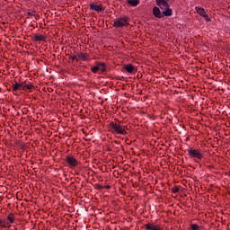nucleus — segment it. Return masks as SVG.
Here are the masks:
<instances>
[{
    "label": "nucleus",
    "instance_id": "f257e3e1",
    "mask_svg": "<svg viewBox=\"0 0 230 230\" xmlns=\"http://www.w3.org/2000/svg\"><path fill=\"white\" fill-rule=\"evenodd\" d=\"M109 130L117 136H127V130H128V127L123 126V121L118 119H114V121H111L109 124Z\"/></svg>",
    "mask_w": 230,
    "mask_h": 230
},
{
    "label": "nucleus",
    "instance_id": "f8f14e48",
    "mask_svg": "<svg viewBox=\"0 0 230 230\" xmlns=\"http://www.w3.org/2000/svg\"><path fill=\"white\" fill-rule=\"evenodd\" d=\"M48 39L44 34H36L33 37V41L34 42H44Z\"/></svg>",
    "mask_w": 230,
    "mask_h": 230
},
{
    "label": "nucleus",
    "instance_id": "cd10ccee",
    "mask_svg": "<svg viewBox=\"0 0 230 230\" xmlns=\"http://www.w3.org/2000/svg\"><path fill=\"white\" fill-rule=\"evenodd\" d=\"M183 206H188V203H187V202H184V203H183Z\"/></svg>",
    "mask_w": 230,
    "mask_h": 230
},
{
    "label": "nucleus",
    "instance_id": "4be33fe9",
    "mask_svg": "<svg viewBox=\"0 0 230 230\" xmlns=\"http://www.w3.org/2000/svg\"><path fill=\"white\" fill-rule=\"evenodd\" d=\"M202 17L203 19H205V21H207V22H211V19L209 18V15H208L207 13H205V14Z\"/></svg>",
    "mask_w": 230,
    "mask_h": 230
},
{
    "label": "nucleus",
    "instance_id": "412c9836",
    "mask_svg": "<svg viewBox=\"0 0 230 230\" xmlns=\"http://www.w3.org/2000/svg\"><path fill=\"white\" fill-rule=\"evenodd\" d=\"M70 60H72V62H75V60H76V62H78V54L77 55H71L70 56Z\"/></svg>",
    "mask_w": 230,
    "mask_h": 230
},
{
    "label": "nucleus",
    "instance_id": "39448f33",
    "mask_svg": "<svg viewBox=\"0 0 230 230\" xmlns=\"http://www.w3.org/2000/svg\"><path fill=\"white\" fill-rule=\"evenodd\" d=\"M66 163L68 166V168H76L80 163L76 158H75L73 155H67L66 158Z\"/></svg>",
    "mask_w": 230,
    "mask_h": 230
},
{
    "label": "nucleus",
    "instance_id": "aec40b11",
    "mask_svg": "<svg viewBox=\"0 0 230 230\" xmlns=\"http://www.w3.org/2000/svg\"><path fill=\"white\" fill-rule=\"evenodd\" d=\"M190 229L191 230H200V226H199V225H197V224H191Z\"/></svg>",
    "mask_w": 230,
    "mask_h": 230
},
{
    "label": "nucleus",
    "instance_id": "c85d7f7f",
    "mask_svg": "<svg viewBox=\"0 0 230 230\" xmlns=\"http://www.w3.org/2000/svg\"><path fill=\"white\" fill-rule=\"evenodd\" d=\"M228 175H229V177H230V171H229V172H228Z\"/></svg>",
    "mask_w": 230,
    "mask_h": 230
},
{
    "label": "nucleus",
    "instance_id": "6ab92c4d",
    "mask_svg": "<svg viewBox=\"0 0 230 230\" xmlns=\"http://www.w3.org/2000/svg\"><path fill=\"white\" fill-rule=\"evenodd\" d=\"M100 67H101V65H96L95 66L92 67L91 68L92 73H94V74L98 73V71H100Z\"/></svg>",
    "mask_w": 230,
    "mask_h": 230
},
{
    "label": "nucleus",
    "instance_id": "7ed1b4c3",
    "mask_svg": "<svg viewBox=\"0 0 230 230\" xmlns=\"http://www.w3.org/2000/svg\"><path fill=\"white\" fill-rule=\"evenodd\" d=\"M114 28H127L130 26V18L128 16L119 17L114 20Z\"/></svg>",
    "mask_w": 230,
    "mask_h": 230
},
{
    "label": "nucleus",
    "instance_id": "a211bd4d",
    "mask_svg": "<svg viewBox=\"0 0 230 230\" xmlns=\"http://www.w3.org/2000/svg\"><path fill=\"white\" fill-rule=\"evenodd\" d=\"M128 4H129L130 6H137L139 0H128Z\"/></svg>",
    "mask_w": 230,
    "mask_h": 230
},
{
    "label": "nucleus",
    "instance_id": "ddd939ff",
    "mask_svg": "<svg viewBox=\"0 0 230 230\" xmlns=\"http://www.w3.org/2000/svg\"><path fill=\"white\" fill-rule=\"evenodd\" d=\"M33 89H35V85H33V84H26V82H23L22 91H29V93H31Z\"/></svg>",
    "mask_w": 230,
    "mask_h": 230
},
{
    "label": "nucleus",
    "instance_id": "bb28decb",
    "mask_svg": "<svg viewBox=\"0 0 230 230\" xmlns=\"http://www.w3.org/2000/svg\"><path fill=\"white\" fill-rule=\"evenodd\" d=\"M208 170H213V168H215V166H213V165H208Z\"/></svg>",
    "mask_w": 230,
    "mask_h": 230
},
{
    "label": "nucleus",
    "instance_id": "5701e85b",
    "mask_svg": "<svg viewBox=\"0 0 230 230\" xmlns=\"http://www.w3.org/2000/svg\"><path fill=\"white\" fill-rule=\"evenodd\" d=\"M95 190H103V186L100 184H95L94 185Z\"/></svg>",
    "mask_w": 230,
    "mask_h": 230
},
{
    "label": "nucleus",
    "instance_id": "0eeeda50",
    "mask_svg": "<svg viewBox=\"0 0 230 230\" xmlns=\"http://www.w3.org/2000/svg\"><path fill=\"white\" fill-rule=\"evenodd\" d=\"M146 230H164L163 227L159 225L154 223H147L144 225Z\"/></svg>",
    "mask_w": 230,
    "mask_h": 230
},
{
    "label": "nucleus",
    "instance_id": "a878e982",
    "mask_svg": "<svg viewBox=\"0 0 230 230\" xmlns=\"http://www.w3.org/2000/svg\"><path fill=\"white\" fill-rule=\"evenodd\" d=\"M103 190H111V185L103 186Z\"/></svg>",
    "mask_w": 230,
    "mask_h": 230
},
{
    "label": "nucleus",
    "instance_id": "423d86ee",
    "mask_svg": "<svg viewBox=\"0 0 230 230\" xmlns=\"http://www.w3.org/2000/svg\"><path fill=\"white\" fill-rule=\"evenodd\" d=\"M169 1L170 0H155V3L159 8L164 12L166 10H172V8H170V4H168Z\"/></svg>",
    "mask_w": 230,
    "mask_h": 230
},
{
    "label": "nucleus",
    "instance_id": "9b49d317",
    "mask_svg": "<svg viewBox=\"0 0 230 230\" xmlns=\"http://www.w3.org/2000/svg\"><path fill=\"white\" fill-rule=\"evenodd\" d=\"M96 66H100V75H105L107 73V64L103 62H96Z\"/></svg>",
    "mask_w": 230,
    "mask_h": 230
},
{
    "label": "nucleus",
    "instance_id": "9d476101",
    "mask_svg": "<svg viewBox=\"0 0 230 230\" xmlns=\"http://www.w3.org/2000/svg\"><path fill=\"white\" fill-rule=\"evenodd\" d=\"M23 82L19 83L14 81V84H12L13 93H17V91H22Z\"/></svg>",
    "mask_w": 230,
    "mask_h": 230
},
{
    "label": "nucleus",
    "instance_id": "4468645a",
    "mask_svg": "<svg viewBox=\"0 0 230 230\" xmlns=\"http://www.w3.org/2000/svg\"><path fill=\"white\" fill-rule=\"evenodd\" d=\"M77 58H78V60H81L82 62H87V60H89V54L77 53Z\"/></svg>",
    "mask_w": 230,
    "mask_h": 230
},
{
    "label": "nucleus",
    "instance_id": "20e7f679",
    "mask_svg": "<svg viewBox=\"0 0 230 230\" xmlns=\"http://www.w3.org/2000/svg\"><path fill=\"white\" fill-rule=\"evenodd\" d=\"M188 154L190 159H198V161H202V159H204V155L198 149H193V147L188 149Z\"/></svg>",
    "mask_w": 230,
    "mask_h": 230
},
{
    "label": "nucleus",
    "instance_id": "393cba45",
    "mask_svg": "<svg viewBox=\"0 0 230 230\" xmlns=\"http://www.w3.org/2000/svg\"><path fill=\"white\" fill-rule=\"evenodd\" d=\"M179 187H174L172 190V191L173 192V193H179Z\"/></svg>",
    "mask_w": 230,
    "mask_h": 230
},
{
    "label": "nucleus",
    "instance_id": "f3484780",
    "mask_svg": "<svg viewBox=\"0 0 230 230\" xmlns=\"http://www.w3.org/2000/svg\"><path fill=\"white\" fill-rule=\"evenodd\" d=\"M197 13H199V15H200V17H203V15L206 13V10L202 7H196L195 8Z\"/></svg>",
    "mask_w": 230,
    "mask_h": 230
},
{
    "label": "nucleus",
    "instance_id": "6e6552de",
    "mask_svg": "<svg viewBox=\"0 0 230 230\" xmlns=\"http://www.w3.org/2000/svg\"><path fill=\"white\" fill-rule=\"evenodd\" d=\"M90 10L93 12H103L105 8H103L102 4H98L97 3L90 4Z\"/></svg>",
    "mask_w": 230,
    "mask_h": 230
},
{
    "label": "nucleus",
    "instance_id": "b1692460",
    "mask_svg": "<svg viewBox=\"0 0 230 230\" xmlns=\"http://www.w3.org/2000/svg\"><path fill=\"white\" fill-rule=\"evenodd\" d=\"M27 15H29V17H33V15H35V11L28 12Z\"/></svg>",
    "mask_w": 230,
    "mask_h": 230
},
{
    "label": "nucleus",
    "instance_id": "f03ea898",
    "mask_svg": "<svg viewBox=\"0 0 230 230\" xmlns=\"http://www.w3.org/2000/svg\"><path fill=\"white\" fill-rule=\"evenodd\" d=\"M153 15L156 17V19H163V17H172L173 15V11L172 9H167L161 13V9L159 7L155 6L153 8Z\"/></svg>",
    "mask_w": 230,
    "mask_h": 230
},
{
    "label": "nucleus",
    "instance_id": "2eb2a0df",
    "mask_svg": "<svg viewBox=\"0 0 230 230\" xmlns=\"http://www.w3.org/2000/svg\"><path fill=\"white\" fill-rule=\"evenodd\" d=\"M12 226L5 219H0V229H10Z\"/></svg>",
    "mask_w": 230,
    "mask_h": 230
},
{
    "label": "nucleus",
    "instance_id": "dca6fc26",
    "mask_svg": "<svg viewBox=\"0 0 230 230\" xmlns=\"http://www.w3.org/2000/svg\"><path fill=\"white\" fill-rule=\"evenodd\" d=\"M7 220H8L9 224H13V222H15V214L14 213H10L7 216Z\"/></svg>",
    "mask_w": 230,
    "mask_h": 230
},
{
    "label": "nucleus",
    "instance_id": "1a4fd4ad",
    "mask_svg": "<svg viewBox=\"0 0 230 230\" xmlns=\"http://www.w3.org/2000/svg\"><path fill=\"white\" fill-rule=\"evenodd\" d=\"M123 69H125V71H127V73H129V75H134V73H136V71H137V69H136V66H134V65H132L130 63L124 65Z\"/></svg>",
    "mask_w": 230,
    "mask_h": 230
}]
</instances>
